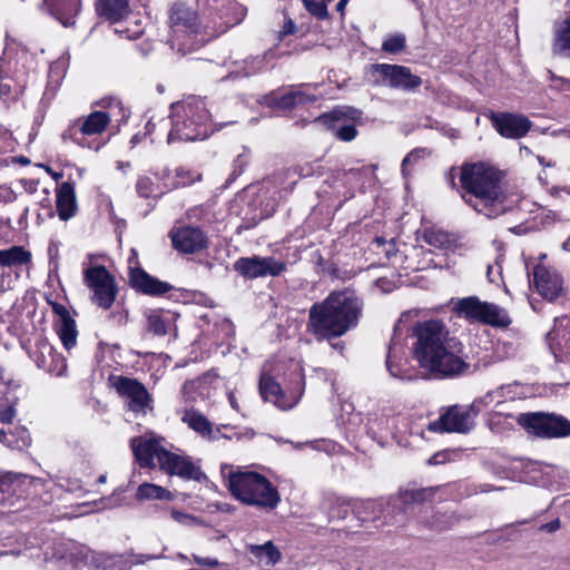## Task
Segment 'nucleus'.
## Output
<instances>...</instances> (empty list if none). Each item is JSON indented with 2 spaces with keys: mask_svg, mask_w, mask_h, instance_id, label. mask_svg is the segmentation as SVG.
I'll use <instances>...</instances> for the list:
<instances>
[{
  "mask_svg": "<svg viewBox=\"0 0 570 570\" xmlns=\"http://www.w3.org/2000/svg\"><path fill=\"white\" fill-rule=\"evenodd\" d=\"M415 342L413 355L419 365L435 379L465 375L470 364L463 353V344L451 336L441 321L417 322L412 328Z\"/></svg>",
  "mask_w": 570,
  "mask_h": 570,
  "instance_id": "f257e3e1",
  "label": "nucleus"
},
{
  "mask_svg": "<svg viewBox=\"0 0 570 570\" xmlns=\"http://www.w3.org/2000/svg\"><path fill=\"white\" fill-rule=\"evenodd\" d=\"M362 312L363 302L354 291H335L311 306L307 328L317 341L341 337L358 325Z\"/></svg>",
  "mask_w": 570,
  "mask_h": 570,
  "instance_id": "f03ea898",
  "label": "nucleus"
},
{
  "mask_svg": "<svg viewBox=\"0 0 570 570\" xmlns=\"http://www.w3.org/2000/svg\"><path fill=\"white\" fill-rule=\"evenodd\" d=\"M460 181L469 194L462 195V198L478 213L493 218L505 212L501 199L500 177L493 168L484 164L465 165L462 167Z\"/></svg>",
  "mask_w": 570,
  "mask_h": 570,
  "instance_id": "7ed1b4c3",
  "label": "nucleus"
},
{
  "mask_svg": "<svg viewBox=\"0 0 570 570\" xmlns=\"http://www.w3.org/2000/svg\"><path fill=\"white\" fill-rule=\"evenodd\" d=\"M135 460L141 468H154L155 460L159 469L169 475H177L183 480L198 481L206 479L200 466L189 456L173 453L166 450L159 439L136 436L130 440Z\"/></svg>",
  "mask_w": 570,
  "mask_h": 570,
  "instance_id": "20e7f679",
  "label": "nucleus"
},
{
  "mask_svg": "<svg viewBox=\"0 0 570 570\" xmlns=\"http://www.w3.org/2000/svg\"><path fill=\"white\" fill-rule=\"evenodd\" d=\"M222 474L232 495L246 505L271 511L281 502L277 488L258 472L225 464Z\"/></svg>",
  "mask_w": 570,
  "mask_h": 570,
  "instance_id": "39448f33",
  "label": "nucleus"
},
{
  "mask_svg": "<svg viewBox=\"0 0 570 570\" xmlns=\"http://www.w3.org/2000/svg\"><path fill=\"white\" fill-rule=\"evenodd\" d=\"M209 111L203 99L188 97L183 101L170 105L171 129L167 142L196 141L207 138L214 130L223 128L220 125L212 128Z\"/></svg>",
  "mask_w": 570,
  "mask_h": 570,
  "instance_id": "423d86ee",
  "label": "nucleus"
},
{
  "mask_svg": "<svg viewBox=\"0 0 570 570\" xmlns=\"http://www.w3.org/2000/svg\"><path fill=\"white\" fill-rule=\"evenodd\" d=\"M206 18L199 20L197 13L185 3H174L169 10V43L171 49L186 55L206 43L212 37L206 29Z\"/></svg>",
  "mask_w": 570,
  "mask_h": 570,
  "instance_id": "0eeeda50",
  "label": "nucleus"
},
{
  "mask_svg": "<svg viewBox=\"0 0 570 570\" xmlns=\"http://www.w3.org/2000/svg\"><path fill=\"white\" fill-rule=\"evenodd\" d=\"M101 105L108 108V111H92L87 117L78 118L63 130L61 134L62 141H71L82 148L98 151L102 145L91 137L100 135L106 130L112 119L114 109H119L122 112V118L129 116V111L116 98H106L101 101Z\"/></svg>",
  "mask_w": 570,
  "mask_h": 570,
  "instance_id": "6e6552de",
  "label": "nucleus"
},
{
  "mask_svg": "<svg viewBox=\"0 0 570 570\" xmlns=\"http://www.w3.org/2000/svg\"><path fill=\"white\" fill-rule=\"evenodd\" d=\"M203 8L206 29H210V37L224 33L229 28L243 21L246 9L234 0H197Z\"/></svg>",
  "mask_w": 570,
  "mask_h": 570,
  "instance_id": "1a4fd4ad",
  "label": "nucleus"
},
{
  "mask_svg": "<svg viewBox=\"0 0 570 570\" xmlns=\"http://www.w3.org/2000/svg\"><path fill=\"white\" fill-rule=\"evenodd\" d=\"M39 485H42L41 479L13 472L0 473V513L21 510L30 494V489Z\"/></svg>",
  "mask_w": 570,
  "mask_h": 570,
  "instance_id": "9d476101",
  "label": "nucleus"
},
{
  "mask_svg": "<svg viewBox=\"0 0 570 570\" xmlns=\"http://www.w3.org/2000/svg\"><path fill=\"white\" fill-rule=\"evenodd\" d=\"M517 422L529 434L540 439H559L570 435V421L556 413H521Z\"/></svg>",
  "mask_w": 570,
  "mask_h": 570,
  "instance_id": "9b49d317",
  "label": "nucleus"
},
{
  "mask_svg": "<svg viewBox=\"0 0 570 570\" xmlns=\"http://www.w3.org/2000/svg\"><path fill=\"white\" fill-rule=\"evenodd\" d=\"M83 283L91 292V302L102 309H109L117 295L114 276L102 265L83 268Z\"/></svg>",
  "mask_w": 570,
  "mask_h": 570,
  "instance_id": "f8f14e48",
  "label": "nucleus"
},
{
  "mask_svg": "<svg viewBox=\"0 0 570 570\" xmlns=\"http://www.w3.org/2000/svg\"><path fill=\"white\" fill-rule=\"evenodd\" d=\"M362 117V111L354 107L342 106L321 115L316 121L326 127L333 136L341 141H352L357 136L356 127L346 121H356Z\"/></svg>",
  "mask_w": 570,
  "mask_h": 570,
  "instance_id": "ddd939ff",
  "label": "nucleus"
},
{
  "mask_svg": "<svg viewBox=\"0 0 570 570\" xmlns=\"http://www.w3.org/2000/svg\"><path fill=\"white\" fill-rule=\"evenodd\" d=\"M282 368L283 365L279 362H266L262 367L258 389L264 401L272 402L281 410H288L297 403L298 399H288L283 392L279 383L276 381V375Z\"/></svg>",
  "mask_w": 570,
  "mask_h": 570,
  "instance_id": "4468645a",
  "label": "nucleus"
},
{
  "mask_svg": "<svg viewBox=\"0 0 570 570\" xmlns=\"http://www.w3.org/2000/svg\"><path fill=\"white\" fill-rule=\"evenodd\" d=\"M117 393L127 400L128 409L137 415L153 410V399L142 383L136 379L117 376L114 381Z\"/></svg>",
  "mask_w": 570,
  "mask_h": 570,
  "instance_id": "2eb2a0df",
  "label": "nucleus"
},
{
  "mask_svg": "<svg viewBox=\"0 0 570 570\" xmlns=\"http://www.w3.org/2000/svg\"><path fill=\"white\" fill-rule=\"evenodd\" d=\"M473 409V404L471 406H452L438 420L430 422L428 429L435 433H466L473 428L474 417L478 414V411H474Z\"/></svg>",
  "mask_w": 570,
  "mask_h": 570,
  "instance_id": "dca6fc26",
  "label": "nucleus"
},
{
  "mask_svg": "<svg viewBox=\"0 0 570 570\" xmlns=\"http://www.w3.org/2000/svg\"><path fill=\"white\" fill-rule=\"evenodd\" d=\"M234 269L245 278L278 276L285 271V264L272 256L240 257L234 263Z\"/></svg>",
  "mask_w": 570,
  "mask_h": 570,
  "instance_id": "f3484780",
  "label": "nucleus"
},
{
  "mask_svg": "<svg viewBox=\"0 0 570 570\" xmlns=\"http://www.w3.org/2000/svg\"><path fill=\"white\" fill-rule=\"evenodd\" d=\"M373 71L382 76L381 83L393 89L411 91L421 86L422 79L413 75L410 68L399 65L376 63Z\"/></svg>",
  "mask_w": 570,
  "mask_h": 570,
  "instance_id": "a211bd4d",
  "label": "nucleus"
},
{
  "mask_svg": "<svg viewBox=\"0 0 570 570\" xmlns=\"http://www.w3.org/2000/svg\"><path fill=\"white\" fill-rule=\"evenodd\" d=\"M316 88V83L291 85L287 91L282 95L271 92L267 97V101L271 106L278 109H292L296 106L315 102L317 100V96L314 92Z\"/></svg>",
  "mask_w": 570,
  "mask_h": 570,
  "instance_id": "6ab92c4d",
  "label": "nucleus"
},
{
  "mask_svg": "<svg viewBox=\"0 0 570 570\" xmlns=\"http://www.w3.org/2000/svg\"><path fill=\"white\" fill-rule=\"evenodd\" d=\"M490 120L495 130L508 139L524 137L532 126L528 117L512 112H492Z\"/></svg>",
  "mask_w": 570,
  "mask_h": 570,
  "instance_id": "aec40b11",
  "label": "nucleus"
},
{
  "mask_svg": "<svg viewBox=\"0 0 570 570\" xmlns=\"http://www.w3.org/2000/svg\"><path fill=\"white\" fill-rule=\"evenodd\" d=\"M533 283L538 293L550 302L558 299L566 293L563 279L559 273L541 264L534 267Z\"/></svg>",
  "mask_w": 570,
  "mask_h": 570,
  "instance_id": "412c9836",
  "label": "nucleus"
},
{
  "mask_svg": "<svg viewBox=\"0 0 570 570\" xmlns=\"http://www.w3.org/2000/svg\"><path fill=\"white\" fill-rule=\"evenodd\" d=\"M30 357L38 367L57 375H61L67 367L65 358L56 352L55 347L43 336L37 338L35 350L30 352Z\"/></svg>",
  "mask_w": 570,
  "mask_h": 570,
  "instance_id": "4be33fe9",
  "label": "nucleus"
},
{
  "mask_svg": "<svg viewBox=\"0 0 570 570\" xmlns=\"http://www.w3.org/2000/svg\"><path fill=\"white\" fill-rule=\"evenodd\" d=\"M170 236L175 249L185 254H194L207 247V236L196 226L175 228Z\"/></svg>",
  "mask_w": 570,
  "mask_h": 570,
  "instance_id": "5701e85b",
  "label": "nucleus"
},
{
  "mask_svg": "<svg viewBox=\"0 0 570 570\" xmlns=\"http://www.w3.org/2000/svg\"><path fill=\"white\" fill-rule=\"evenodd\" d=\"M128 276L130 286L146 295L159 296L167 294L173 288L169 283L149 275L140 267H129Z\"/></svg>",
  "mask_w": 570,
  "mask_h": 570,
  "instance_id": "b1692460",
  "label": "nucleus"
},
{
  "mask_svg": "<svg viewBox=\"0 0 570 570\" xmlns=\"http://www.w3.org/2000/svg\"><path fill=\"white\" fill-rule=\"evenodd\" d=\"M397 330L399 327L395 326L394 335L389 345L385 364L391 376L404 380L410 379V376L406 375V370L404 367L406 364L403 358L404 347L401 338L396 336Z\"/></svg>",
  "mask_w": 570,
  "mask_h": 570,
  "instance_id": "393cba45",
  "label": "nucleus"
},
{
  "mask_svg": "<svg viewBox=\"0 0 570 570\" xmlns=\"http://www.w3.org/2000/svg\"><path fill=\"white\" fill-rule=\"evenodd\" d=\"M42 6L59 20L63 27L75 24V18L80 11V0H43Z\"/></svg>",
  "mask_w": 570,
  "mask_h": 570,
  "instance_id": "a878e982",
  "label": "nucleus"
},
{
  "mask_svg": "<svg viewBox=\"0 0 570 570\" xmlns=\"http://www.w3.org/2000/svg\"><path fill=\"white\" fill-rule=\"evenodd\" d=\"M56 207L61 220H68L76 215L77 200L72 183L63 181L57 188Z\"/></svg>",
  "mask_w": 570,
  "mask_h": 570,
  "instance_id": "bb28decb",
  "label": "nucleus"
},
{
  "mask_svg": "<svg viewBox=\"0 0 570 570\" xmlns=\"http://www.w3.org/2000/svg\"><path fill=\"white\" fill-rule=\"evenodd\" d=\"M147 330L158 336L166 335L174 326L175 315L170 311L151 309L146 313Z\"/></svg>",
  "mask_w": 570,
  "mask_h": 570,
  "instance_id": "cd10ccee",
  "label": "nucleus"
},
{
  "mask_svg": "<svg viewBox=\"0 0 570 570\" xmlns=\"http://www.w3.org/2000/svg\"><path fill=\"white\" fill-rule=\"evenodd\" d=\"M96 10L100 17L119 22L129 13V0H97Z\"/></svg>",
  "mask_w": 570,
  "mask_h": 570,
  "instance_id": "c85d7f7f",
  "label": "nucleus"
},
{
  "mask_svg": "<svg viewBox=\"0 0 570 570\" xmlns=\"http://www.w3.org/2000/svg\"><path fill=\"white\" fill-rule=\"evenodd\" d=\"M549 337L560 354L570 353V317L561 316L554 320V326Z\"/></svg>",
  "mask_w": 570,
  "mask_h": 570,
  "instance_id": "c756f323",
  "label": "nucleus"
},
{
  "mask_svg": "<svg viewBox=\"0 0 570 570\" xmlns=\"http://www.w3.org/2000/svg\"><path fill=\"white\" fill-rule=\"evenodd\" d=\"M183 422L200 436L212 441L217 440V435L214 434V426L212 422L200 412L194 410L186 411L183 416Z\"/></svg>",
  "mask_w": 570,
  "mask_h": 570,
  "instance_id": "7c9ffc66",
  "label": "nucleus"
},
{
  "mask_svg": "<svg viewBox=\"0 0 570 570\" xmlns=\"http://www.w3.org/2000/svg\"><path fill=\"white\" fill-rule=\"evenodd\" d=\"M0 442L12 450L23 451L31 444V438L23 426L0 429Z\"/></svg>",
  "mask_w": 570,
  "mask_h": 570,
  "instance_id": "2f4dec72",
  "label": "nucleus"
},
{
  "mask_svg": "<svg viewBox=\"0 0 570 570\" xmlns=\"http://www.w3.org/2000/svg\"><path fill=\"white\" fill-rule=\"evenodd\" d=\"M552 52L570 60V16L554 29Z\"/></svg>",
  "mask_w": 570,
  "mask_h": 570,
  "instance_id": "473e14b6",
  "label": "nucleus"
},
{
  "mask_svg": "<svg viewBox=\"0 0 570 570\" xmlns=\"http://www.w3.org/2000/svg\"><path fill=\"white\" fill-rule=\"evenodd\" d=\"M57 334L67 351L76 346L78 331L75 320L69 313L62 315V322H59L56 327Z\"/></svg>",
  "mask_w": 570,
  "mask_h": 570,
  "instance_id": "72a5a7b5",
  "label": "nucleus"
},
{
  "mask_svg": "<svg viewBox=\"0 0 570 570\" xmlns=\"http://www.w3.org/2000/svg\"><path fill=\"white\" fill-rule=\"evenodd\" d=\"M247 550L258 560H265L266 566H274L282 559L281 551L272 541L264 544H249Z\"/></svg>",
  "mask_w": 570,
  "mask_h": 570,
  "instance_id": "f704fd0d",
  "label": "nucleus"
},
{
  "mask_svg": "<svg viewBox=\"0 0 570 570\" xmlns=\"http://www.w3.org/2000/svg\"><path fill=\"white\" fill-rule=\"evenodd\" d=\"M31 261V253L21 246H12L7 249L0 250V266L13 267L29 263Z\"/></svg>",
  "mask_w": 570,
  "mask_h": 570,
  "instance_id": "c9c22d12",
  "label": "nucleus"
},
{
  "mask_svg": "<svg viewBox=\"0 0 570 570\" xmlns=\"http://www.w3.org/2000/svg\"><path fill=\"white\" fill-rule=\"evenodd\" d=\"M479 322L493 326H508L510 318L498 305L483 302Z\"/></svg>",
  "mask_w": 570,
  "mask_h": 570,
  "instance_id": "e433bc0d",
  "label": "nucleus"
},
{
  "mask_svg": "<svg viewBox=\"0 0 570 570\" xmlns=\"http://www.w3.org/2000/svg\"><path fill=\"white\" fill-rule=\"evenodd\" d=\"M422 237L425 243L440 249L450 247L453 242L452 236L448 232L436 227L424 228Z\"/></svg>",
  "mask_w": 570,
  "mask_h": 570,
  "instance_id": "4c0bfd02",
  "label": "nucleus"
},
{
  "mask_svg": "<svg viewBox=\"0 0 570 570\" xmlns=\"http://www.w3.org/2000/svg\"><path fill=\"white\" fill-rule=\"evenodd\" d=\"M136 498L138 500H171L173 494L160 485L145 482L138 487Z\"/></svg>",
  "mask_w": 570,
  "mask_h": 570,
  "instance_id": "58836bf2",
  "label": "nucleus"
},
{
  "mask_svg": "<svg viewBox=\"0 0 570 570\" xmlns=\"http://www.w3.org/2000/svg\"><path fill=\"white\" fill-rule=\"evenodd\" d=\"M383 513V502L376 500H367L357 508V515L362 522L375 521Z\"/></svg>",
  "mask_w": 570,
  "mask_h": 570,
  "instance_id": "ea45409f",
  "label": "nucleus"
},
{
  "mask_svg": "<svg viewBox=\"0 0 570 570\" xmlns=\"http://www.w3.org/2000/svg\"><path fill=\"white\" fill-rule=\"evenodd\" d=\"M295 173L292 171L291 169H286V170H283V171H279L277 174H275L272 178H268L266 180H264L263 183V187L261 190H268L271 187H273L275 190H274V194L276 193H281L283 189L286 190V193H289L292 191L294 185L296 184V181H292L289 183V185L287 187H284V183L287 178L292 177Z\"/></svg>",
  "mask_w": 570,
  "mask_h": 570,
  "instance_id": "a19ab883",
  "label": "nucleus"
},
{
  "mask_svg": "<svg viewBox=\"0 0 570 570\" xmlns=\"http://www.w3.org/2000/svg\"><path fill=\"white\" fill-rule=\"evenodd\" d=\"M483 302L476 297H466L458 302L456 309L466 318L479 321Z\"/></svg>",
  "mask_w": 570,
  "mask_h": 570,
  "instance_id": "79ce46f5",
  "label": "nucleus"
},
{
  "mask_svg": "<svg viewBox=\"0 0 570 570\" xmlns=\"http://www.w3.org/2000/svg\"><path fill=\"white\" fill-rule=\"evenodd\" d=\"M267 53L263 56H256L248 58L244 61V66L242 68V76L249 77L253 75H256L258 72H262L267 69V62H266Z\"/></svg>",
  "mask_w": 570,
  "mask_h": 570,
  "instance_id": "37998d69",
  "label": "nucleus"
},
{
  "mask_svg": "<svg viewBox=\"0 0 570 570\" xmlns=\"http://www.w3.org/2000/svg\"><path fill=\"white\" fill-rule=\"evenodd\" d=\"M405 48V36L394 33L385 38L382 43V50L386 53L396 55Z\"/></svg>",
  "mask_w": 570,
  "mask_h": 570,
  "instance_id": "c03bdc74",
  "label": "nucleus"
},
{
  "mask_svg": "<svg viewBox=\"0 0 570 570\" xmlns=\"http://www.w3.org/2000/svg\"><path fill=\"white\" fill-rule=\"evenodd\" d=\"M459 521L454 514H435L429 521L431 529L435 531H444L452 528Z\"/></svg>",
  "mask_w": 570,
  "mask_h": 570,
  "instance_id": "a18cd8bd",
  "label": "nucleus"
},
{
  "mask_svg": "<svg viewBox=\"0 0 570 570\" xmlns=\"http://www.w3.org/2000/svg\"><path fill=\"white\" fill-rule=\"evenodd\" d=\"M305 9L315 18L325 20L328 18V10L326 3L328 1L323 0H302Z\"/></svg>",
  "mask_w": 570,
  "mask_h": 570,
  "instance_id": "49530a36",
  "label": "nucleus"
},
{
  "mask_svg": "<svg viewBox=\"0 0 570 570\" xmlns=\"http://www.w3.org/2000/svg\"><path fill=\"white\" fill-rule=\"evenodd\" d=\"M439 489L440 488L436 487V488H424V489L409 491L405 493V495H406L405 501L411 500L413 502H420V503L429 501L433 498L434 493Z\"/></svg>",
  "mask_w": 570,
  "mask_h": 570,
  "instance_id": "de8ad7c7",
  "label": "nucleus"
},
{
  "mask_svg": "<svg viewBox=\"0 0 570 570\" xmlns=\"http://www.w3.org/2000/svg\"><path fill=\"white\" fill-rule=\"evenodd\" d=\"M373 245L377 250L381 249L387 259H392L397 255L396 245L393 239L385 240L382 237H376L373 242Z\"/></svg>",
  "mask_w": 570,
  "mask_h": 570,
  "instance_id": "09e8293b",
  "label": "nucleus"
},
{
  "mask_svg": "<svg viewBox=\"0 0 570 570\" xmlns=\"http://www.w3.org/2000/svg\"><path fill=\"white\" fill-rule=\"evenodd\" d=\"M335 507H332L328 511L331 519H345L348 513L350 504L342 499L334 500Z\"/></svg>",
  "mask_w": 570,
  "mask_h": 570,
  "instance_id": "8fccbe9b",
  "label": "nucleus"
},
{
  "mask_svg": "<svg viewBox=\"0 0 570 570\" xmlns=\"http://www.w3.org/2000/svg\"><path fill=\"white\" fill-rule=\"evenodd\" d=\"M136 190L140 197H149L154 193V183L149 177L141 176L136 183Z\"/></svg>",
  "mask_w": 570,
  "mask_h": 570,
  "instance_id": "3c124183",
  "label": "nucleus"
},
{
  "mask_svg": "<svg viewBox=\"0 0 570 570\" xmlns=\"http://www.w3.org/2000/svg\"><path fill=\"white\" fill-rule=\"evenodd\" d=\"M455 453L451 450H443L434 453L431 458L428 460L429 465H439L444 464L446 462H450L452 460V456Z\"/></svg>",
  "mask_w": 570,
  "mask_h": 570,
  "instance_id": "603ef678",
  "label": "nucleus"
},
{
  "mask_svg": "<svg viewBox=\"0 0 570 570\" xmlns=\"http://www.w3.org/2000/svg\"><path fill=\"white\" fill-rule=\"evenodd\" d=\"M58 485L71 493H79L83 490L82 483L78 479H60Z\"/></svg>",
  "mask_w": 570,
  "mask_h": 570,
  "instance_id": "864d4df0",
  "label": "nucleus"
},
{
  "mask_svg": "<svg viewBox=\"0 0 570 570\" xmlns=\"http://www.w3.org/2000/svg\"><path fill=\"white\" fill-rule=\"evenodd\" d=\"M176 176H177V178L180 179L178 181V185H183V186L191 184L200 178V176L198 174H193L190 170L181 168V167L176 170Z\"/></svg>",
  "mask_w": 570,
  "mask_h": 570,
  "instance_id": "5fc2aeb1",
  "label": "nucleus"
},
{
  "mask_svg": "<svg viewBox=\"0 0 570 570\" xmlns=\"http://www.w3.org/2000/svg\"><path fill=\"white\" fill-rule=\"evenodd\" d=\"M425 154V149H413L402 160V171L405 173L407 165L417 161Z\"/></svg>",
  "mask_w": 570,
  "mask_h": 570,
  "instance_id": "6e6d98bb",
  "label": "nucleus"
},
{
  "mask_svg": "<svg viewBox=\"0 0 570 570\" xmlns=\"http://www.w3.org/2000/svg\"><path fill=\"white\" fill-rule=\"evenodd\" d=\"M304 445H309L312 449L317 450V451H320V450L328 451L330 448L334 446L330 441L322 440V441H312V442H306V443H297V444H294V448L301 449Z\"/></svg>",
  "mask_w": 570,
  "mask_h": 570,
  "instance_id": "4d7b16f0",
  "label": "nucleus"
},
{
  "mask_svg": "<svg viewBox=\"0 0 570 570\" xmlns=\"http://www.w3.org/2000/svg\"><path fill=\"white\" fill-rule=\"evenodd\" d=\"M549 75H550L551 81L553 82L552 86L554 88H557L559 90L570 91V79H564L562 77H557L551 71H549Z\"/></svg>",
  "mask_w": 570,
  "mask_h": 570,
  "instance_id": "13d9d810",
  "label": "nucleus"
},
{
  "mask_svg": "<svg viewBox=\"0 0 570 570\" xmlns=\"http://www.w3.org/2000/svg\"><path fill=\"white\" fill-rule=\"evenodd\" d=\"M193 558H194V561L198 566H202V567H206V568L213 569V568L219 566L218 560L215 559V558L199 557V556H196V554H194Z\"/></svg>",
  "mask_w": 570,
  "mask_h": 570,
  "instance_id": "bf43d9fd",
  "label": "nucleus"
},
{
  "mask_svg": "<svg viewBox=\"0 0 570 570\" xmlns=\"http://www.w3.org/2000/svg\"><path fill=\"white\" fill-rule=\"evenodd\" d=\"M14 409L11 405H1L0 406V422L10 423L14 416Z\"/></svg>",
  "mask_w": 570,
  "mask_h": 570,
  "instance_id": "052dcab7",
  "label": "nucleus"
},
{
  "mask_svg": "<svg viewBox=\"0 0 570 570\" xmlns=\"http://www.w3.org/2000/svg\"><path fill=\"white\" fill-rule=\"evenodd\" d=\"M560 527H561L560 520L559 519H554V520H552L550 522H547V523L542 524L540 527V530L549 532V533H552V532H556L557 530H559Z\"/></svg>",
  "mask_w": 570,
  "mask_h": 570,
  "instance_id": "680f3d73",
  "label": "nucleus"
},
{
  "mask_svg": "<svg viewBox=\"0 0 570 570\" xmlns=\"http://www.w3.org/2000/svg\"><path fill=\"white\" fill-rule=\"evenodd\" d=\"M14 199V193L11 190V188L1 186L0 187V202H12Z\"/></svg>",
  "mask_w": 570,
  "mask_h": 570,
  "instance_id": "e2e57ef3",
  "label": "nucleus"
},
{
  "mask_svg": "<svg viewBox=\"0 0 570 570\" xmlns=\"http://www.w3.org/2000/svg\"><path fill=\"white\" fill-rule=\"evenodd\" d=\"M156 559L155 556H150V554H137V556H132V559L129 560L128 562L130 564H142L145 563L146 561L148 560H154Z\"/></svg>",
  "mask_w": 570,
  "mask_h": 570,
  "instance_id": "0e129e2a",
  "label": "nucleus"
},
{
  "mask_svg": "<svg viewBox=\"0 0 570 570\" xmlns=\"http://www.w3.org/2000/svg\"><path fill=\"white\" fill-rule=\"evenodd\" d=\"M115 32L121 35L122 37H125L127 39H136V38H138L140 36L141 30H135L132 32H129L128 30L117 29L116 28Z\"/></svg>",
  "mask_w": 570,
  "mask_h": 570,
  "instance_id": "69168bd1",
  "label": "nucleus"
},
{
  "mask_svg": "<svg viewBox=\"0 0 570 570\" xmlns=\"http://www.w3.org/2000/svg\"><path fill=\"white\" fill-rule=\"evenodd\" d=\"M171 518L177 522H185L187 519H190V515L177 510H173Z\"/></svg>",
  "mask_w": 570,
  "mask_h": 570,
  "instance_id": "338daca9",
  "label": "nucleus"
},
{
  "mask_svg": "<svg viewBox=\"0 0 570 570\" xmlns=\"http://www.w3.org/2000/svg\"><path fill=\"white\" fill-rule=\"evenodd\" d=\"M53 311L59 315V322H62V315L65 313H69L65 306L59 305V304L53 305Z\"/></svg>",
  "mask_w": 570,
  "mask_h": 570,
  "instance_id": "774afa93",
  "label": "nucleus"
}]
</instances>
